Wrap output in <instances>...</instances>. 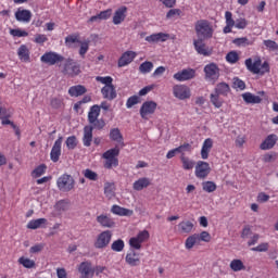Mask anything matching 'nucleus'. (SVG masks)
Returning a JSON list of instances; mask_svg holds the SVG:
<instances>
[{
  "mask_svg": "<svg viewBox=\"0 0 278 278\" xmlns=\"http://www.w3.org/2000/svg\"><path fill=\"white\" fill-rule=\"evenodd\" d=\"M106 270L105 266L98 265L92 267V263L90 261L81 262L78 265V273L80 278H94V274L99 277L102 273Z\"/></svg>",
  "mask_w": 278,
  "mask_h": 278,
  "instance_id": "f257e3e1",
  "label": "nucleus"
},
{
  "mask_svg": "<svg viewBox=\"0 0 278 278\" xmlns=\"http://www.w3.org/2000/svg\"><path fill=\"white\" fill-rule=\"evenodd\" d=\"M245 66L250 73H253V75H266V73H270V64L268 61H265L262 64V59L257 58L253 62V59H247L245 60Z\"/></svg>",
  "mask_w": 278,
  "mask_h": 278,
  "instance_id": "f03ea898",
  "label": "nucleus"
},
{
  "mask_svg": "<svg viewBox=\"0 0 278 278\" xmlns=\"http://www.w3.org/2000/svg\"><path fill=\"white\" fill-rule=\"evenodd\" d=\"M194 29L198 38H202L203 40H210L214 36V26L212 22L207 20H199L194 24Z\"/></svg>",
  "mask_w": 278,
  "mask_h": 278,
  "instance_id": "7ed1b4c3",
  "label": "nucleus"
},
{
  "mask_svg": "<svg viewBox=\"0 0 278 278\" xmlns=\"http://www.w3.org/2000/svg\"><path fill=\"white\" fill-rule=\"evenodd\" d=\"M118 155H121V150L118 148H112L102 154V159L105 160L104 168L108 170L116 168L118 166Z\"/></svg>",
  "mask_w": 278,
  "mask_h": 278,
  "instance_id": "20e7f679",
  "label": "nucleus"
},
{
  "mask_svg": "<svg viewBox=\"0 0 278 278\" xmlns=\"http://www.w3.org/2000/svg\"><path fill=\"white\" fill-rule=\"evenodd\" d=\"M63 75L67 77H77L81 73V65L73 59H66L62 70Z\"/></svg>",
  "mask_w": 278,
  "mask_h": 278,
  "instance_id": "39448f33",
  "label": "nucleus"
},
{
  "mask_svg": "<svg viewBox=\"0 0 278 278\" xmlns=\"http://www.w3.org/2000/svg\"><path fill=\"white\" fill-rule=\"evenodd\" d=\"M56 187L61 192H71L75 188V178L68 174H63L58 178Z\"/></svg>",
  "mask_w": 278,
  "mask_h": 278,
  "instance_id": "423d86ee",
  "label": "nucleus"
},
{
  "mask_svg": "<svg viewBox=\"0 0 278 278\" xmlns=\"http://www.w3.org/2000/svg\"><path fill=\"white\" fill-rule=\"evenodd\" d=\"M204 75L206 81L210 84H216V80L220 77V67L216 63H210L204 66Z\"/></svg>",
  "mask_w": 278,
  "mask_h": 278,
  "instance_id": "0eeeda50",
  "label": "nucleus"
},
{
  "mask_svg": "<svg viewBox=\"0 0 278 278\" xmlns=\"http://www.w3.org/2000/svg\"><path fill=\"white\" fill-rule=\"evenodd\" d=\"M112 230H104L100 232L93 243L94 249H108V247H110V243L112 242Z\"/></svg>",
  "mask_w": 278,
  "mask_h": 278,
  "instance_id": "6e6552de",
  "label": "nucleus"
},
{
  "mask_svg": "<svg viewBox=\"0 0 278 278\" xmlns=\"http://www.w3.org/2000/svg\"><path fill=\"white\" fill-rule=\"evenodd\" d=\"M40 62H42V64H48V66H55V64H60V62H64V56H62L58 52L49 51V52H45L41 55Z\"/></svg>",
  "mask_w": 278,
  "mask_h": 278,
  "instance_id": "1a4fd4ad",
  "label": "nucleus"
},
{
  "mask_svg": "<svg viewBox=\"0 0 278 278\" xmlns=\"http://www.w3.org/2000/svg\"><path fill=\"white\" fill-rule=\"evenodd\" d=\"M150 235L148 232V230H142L140 232H138V235L136 237H131L129 239V247L131 249H135L136 251H140L142 249V243L147 242V240H149Z\"/></svg>",
  "mask_w": 278,
  "mask_h": 278,
  "instance_id": "9d476101",
  "label": "nucleus"
},
{
  "mask_svg": "<svg viewBox=\"0 0 278 278\" xmlns=\"http://www.w3.org/2000/svg\"><path fill=\"white\" fill-rule=\"evenodd\" d=\"M173 94L175 99H178L179 101H186L192 97V90H190V87L186 85H175L173 87Z\"/></svg>",
  "mask_w": 278,
  "mask_h": 278,
  "instance_id": "9b49d317",
  "label": "nucleus"
},
{
  "mask_svg": "<svg viewBox=\"0 0 278 278\" xmlns=\"http://www.w3.org/2000/svg\"><path fill=\"white\" fill-rule=\"evenodd\" d=\"M155 110H157V103L155 101L143 102L139 111L141 118H143V121H149V116L155 114Z\"/></svg>",
  "mask_w": 278,
  "mask_h": 278,
  "instance_id": "f8f14e48",
  "label": "nucleus"
},
{
  "mask_svg": "<svg viewBox=\"0 0 278 278\" xmlns=\"http://www.w3.org/2000/svg\"><path fill=\"white\" fill-rule=\"evenodd\" d=\"M210 173H212V167H210V163L205 161L197 162L194 174L198 179H206Z\"/></svg>",
  "mask_w": 278,
  "mask_h": 278,
  "instance_id": "ddd939ff",
  "label": "nucleus"
},
{
  "mask_svg": "<svg viewBox=\"0 0 278 278\" xmlns=\"http://www.w3.org/2000/svg\"><path fill=\"white\" fill-rule=\"evenodd\" d=\"M197 77V71L193 68H185L174 74L176 81H190Z\"/></svg>",
  "mask_w": 278,
  "mask_h": 278,
  "instance_id": "4468645a",
  "label": "nucleus"
},
{
  "mask_svg": "<svg viewBox=\"0 0 278 278\" xmlns=\"http://www.w3.org/2000/svg\"><path fill=\"white\" fill-rule=\"evenodd\" d=\"M138 53L134 51H126L124 52L117 61L118 68H123L125 66H129L134 60H136Z\"/></svg>",
  "mask_w": 278,
  "mask_h": 278,
  "instance_id": "2eb2a0df",
  "label": "nucleus"
},
{
  "mask_svg": "<svg viewBox=\"0 0 278 278\" xmlns=\"http://www.w3.org/2000/svg\"><path fill=\"white\" fill-rule=\"evenodd\" d=\"M64 138L63 137H59L52 149L50 152V160H52L54 163L55 162H60V155H62V142H63Z\"/></svg>",
  "mask_w": 278,
  "mask_h": 278,
  "instance_id": "dca6fc26",
  "label": "nucleus"
},
{
  "mask_svg": "<svg viewBox=\"0 0 278 278\" xmlns=\"http://www.w3.org/2000/svg\"><path fill=\"white\" fill-rule=\"evenodd\" d=\"M205 39L203 38H198L193 40V47L197 51V53H199V55H204L205 58L212 55V52L207 49V46H205L204 42Z\"/></svg>",
  "mask_w": 278,
  "mask_h": 278,
  "instance_id": "f3484780",
  "label": "nucleus"
},
{
  "mask_svg": "<svg viewBox=\"0 0 278 278\" xmlns=\"http://www.w3.org/2000/svg\"><path fill=\"white\" fill-rule=\"evenodd\" d=\"M31 11L23 8H18L17 12H15V20L18 23H30L31 22Z\"/></svg>",
  "mask_w": 278,
  "mask_h": 278,
  "instance_id": "a211bd4d",
  "label": "nucleus"
},
{
  "mask_svg": "<svg viewBox=\"0 0 278 278\" xmlns=\"http://www.w3.org/2000/svg\"><path fill=\"white\" fill-rule=\"evenodd\" d=\"M170 40V34L168 33H155L146 37V42H166Z\"/></svg>",
  "mask_w": 278,
  "mask_h": 278,
  "instance_id": "6ab92c4d",
  "label": "nucleus"
},
{
  "mask_svg": "<svg viewBox=\"0 0 278 278\" xmlns=\"http://www.w3.org/2000/svg\"><path fill=\"white\" fill-rule=\"evenodd\" d=\"M213 148H214V139L206 138L202 143V148L200 152L201 159L207 160V157H210V152L212 151Z\"/></svg>",
  "mask_w": 278,
  "mask_h": 278,
  "instance_id": "aec40b11",
  "label": "nucleus"
},
{
  "mask_svg": "<svg viewBox=\"0 0 278 278\" xmlns=\"http://www.w3.org/2000/svg\"><path fill=\"white\" fill-rule=\"evenodd\" d=\"M125 262L131 267L140 266V254L135 250H130L125 256Z\"/></svg>",
  "mask_w": 278,
  "mask_h": 278,
  "instance_id": "412c9836",
  "label": "nucleus"
},
{
  "mask_svg": "<svg viewBox=\"0 0 278 278\" xmlns=\"http://www.w3.org/2000/svg\"><path fill=\"white\" fill-rule=\"evenodd\" d=\"M97 223H99L101 227H104L106 229H112L113 227H116V222H114L112 217L105 214L97 216Z\"/></svg>",
  "mask_w": 278,
  "mask_h": 278,
  "instance_id": "4be33fe9",
  "label": "nucleus"
},
{
  "mask_svg": "<svg viewBox=\"0 0 278 278\" xmlns=\"http://www.w3.org/2000/svg\"><path fill=\"white\" fill-rule=\"evenodd\" d=\"M101 94L103 99H108L109 101H114V99H116L117 97L116 87H114V84L104 86L101 89Z\"/></svg>",
  "mask_w": 278,
  "mask_h": 278,
  "instance_id": "5701e85b",
  "label": "nucleus"
},
{
  "mask_svg": "<svg viewBox=\"0 0 278 278\" xmlns=\"http://www.w3.org/2000/svg\"><path fill=\"white\" fill-rule=\"evenodd\" d=\"M278 137L275 134H271L266 137V139L261 143L260 149L262 151H269L277 144Z\"/></svg>",
  "mask_w": 278,
  "mask_h": 278,
  "instance_id": "b1692460",
  "label": "nucleus"
},
{
  "mask_svg": "<svg viewBox=\"0 0 278 278\" xmlns=\"http://www.w3.org/2000/svg\"><path fill=\"white\" fill-rule=\"evenodd\" d=\"M125 18H127V7H121L113 15V23L115 25H121V23L125 22Z\"/></svg>",
  "mask_w": 278,
  "mask_h": 278,
  "instance_id": "393cba45",
  "label": "nucleus"
},
{
  "mask_svg": "<svg viewBox=\"0 0 278 278\" xmlns=\"http://www.w3.org/2000/svg\"><path fill=\"white\" fill-rule=\"evenodd\" d=\"M111 213L115 214V216H134V211L129 208H125L118 204H114L111 207Z\"/></svg>",
  "mask_w": 278,
  "mask_h": 278,
  "instance_id": "a878e982",
  "label": "nucleus"
},
{
  "mask_svg": "<svg viewBox=\"0 0 278 278\" xmlns=\"http://www.w3.org/2000/svg\"><path fill=\"white\" fill-rule=\"evenodd\" d=\"M226 26L224 27V34H231V29H233L236 25V20H233V13L231 11L225 12Z\"/></svg>",
  "mask_w": 278,
  "mask_h": 278,
  "instance_id": "bb28decb",
  "label": "nucleus"
},
{
  "mask_svg": "<svg viewBox=\"0 0 278 278\" xmlns=\"http://www.w3.org/2000/svg\"><path fill=\"white\" fill-rule=\"evenodd\" d=\"M151 186V179L147 177H141L132 184V189L137 192H141L144 188H149Z\"/></svg>",
  "mask_w": 278,
  "mask_h": 278,
  "instance_id": "cd10ccee",
  "label": "nucleus"
},
{
  "mask_svg": "<svg viewBox=\"0 0 278 278\" xmlns=\"http://www.w3.org/2000/svg\"><path fill=\"white\" fill-rule=\"evenodd\" d=\"M86 92H88V89L84 85H75V86L70 87V89H68L70 97H75V98L84 97V94H86Z\"/></svg>",
  "mask_w": 278,
  "mask_h": 278,
  "instance_id": "c85d7f7f",
  "label": "nucleus"
},
{
  "mask_svg": "<svg viewBox=\"0 0 278 278\" xmlns=\"http://www.w3.org/2000/svg\"><path fill=\"white\" fill-rule=\"evenodd\" d=\"M99 116H101V106L98 104H94L90 106L89 112H88V123H94L97 119H99Z\"/></svg>",
  "mask_w": 278,
  "mask_h": 278,
  "instance_id": "c756f323",
  "label": "nucleus"
},
{
  "mask_svg": "<svg viewBox=\"0 0 278 278\" xmlns=\"http://www.w3.org/2000/svg\"><path fill=\"white\" fill-rule=\"evenodd\" d=\"M214 92L220 94L222 97H229V92H231V87L229 84L223 81L215 86Z\"/></svg>",
  "mask_w": 278,
  "mask_h": 278,
  "instance_id": "7c9ffc66",
  "label": "nucleus"
},
{
  "mask_svg": "<svg viewBox=\"0 0 278 278\" xmlns=\"http://www.w3.org/2000/svg\"><path fill=\"white\" fill-rule=\"evenodd\" d=\"M48 220L47 218H38V219H33L28 222L27 224V229H40L41 228H47Z\"/></svg>",
  "mask_w": 278,
  "mask_h": 278,
  "instance_id": "2f4dec72",
  "label": "nucleus"
},
{
  "mask_svg": "<svg viewBox=\"0 0 278 278\" xmlns=\"http://www.w3.org/2000/svg\"><path fill=\"white\" fill-rule=\"evenodd\" d=\"M199 244H201L199 241V233L189 236L185 241V247L188 251H190V249H194V247H199Z\"/></svg>",
  "mask_w": 278,
  "mask_h": 278,
  "instance_id": "473e14b6",
  "label": "nucleus"
},
{
  "mask_svg": "<svg viewBox=\"0 0 278 278\" xmlns=\"http://www.w3.org/2000/svg\"><path fill=\"white\" fill-rule=\"evenodd\" d=\"M112 16V9H106L104 11H101L99 14L93 15L89 18L90 23H94L97 21H108Z\"/></svg>",
  "mask_w": 278,
  "mask_h": 278,
  "instance_id": "72a5a7b5",
  "label": "nucleus"
},
{
  "mask_svg": "<svg viewBox=\"0 0 278 278\" xmlns=\"http://www.w3.org/2000/svg\"><path fill=\"white\" fill-rule=\"evenodd\" d=\"M83 144L84 147H90L92 144V126L84 127Z\"/></svg>",
  "mask_w": 278,
  "mask_h": 278,
  "instance_id": "f704fd0d",
  "label": "nucleus"
},
{
  "mask_svg": "<svg viewBox=\"0 0 278 278\" xmlns=\"http://www.w3.org/2000/svg\"><path fill=\"white\" fill-rule=\"evenodd\" d=\"M17 55L22 62H30L31 58L29 56V48L26 45L20 46L17 50Z\"/></svg>",
  "mask_w": 278,
  "mask_h": 278,
  "instance_id": "c9c22d12",
  "label": "nucleus"
},
{
  "mask_svg": "<svg viewBox=\"0 0 278 278\" xmlns=\"http://www.w3.org/2000/svg\"><path fill=\"white\" fill-rule=\"evenodd\" d=\"M104 195L106 199H114L116 197V185L114 182L104 184Z\"/></svg>",
  "mask_w": 278,
  "mask_h": 278,
  "instance_id": "e433bc0d",
  "label": "nucleus"
},
{
  "mask_svg": "<svg viewBox=\"0 0 278 278\" xmlns=\"http://www.w3.org/2000/svg\"><path fill=\"white\" fill-rule=\"evenodd\" d=\"M210 101L214 108H217V110L225 104V100L222 98L220 93H216L215 91L211 93Z\"/></svg>",
  "mask_w": 278,
  "mask_h": 278,
  "instance_id": "4c0bfd02",
  "label": "nucleus"
},
{
  "mask_svg": "<svg viewBox=\"0 0 278 278\" xmlns=\"http://www.w3.org/2000/svg\"><path fill=\"white\" fill-rule=\"evenodd\" d=\"M242 99L247 103H252V104L262 103V98L260 96H255L251 92L242 93Z\"/></svg>",
  "mask_w": 278,
  "mask_h": 278,
  "instance_id": "58836bf2",
  "label": "nucleus"
},
{
  "mask_svg": "<svg viewBox=\"0 0 278 278\" xmlns=\"http://www.w3.org/2000/svg\"><path fill=\"white\" fill-rule=\"evenodd\" d=\"M230 268L233 273H240V270H247V266L240 258H235L230 262Z\"/></svg>",
  "mask_w": 278,
  "mask_h": 278,
  "instance_id": "ea45409f",
  "label": "nucleus"
},
{
  "mask_svg": "<svg viewBox=\"0 0 278 278\" xmlns=\"http://www.w3.org/2000/svg\"><path fill=\"white\" fill-rule=\"evenodd\" d=\"M263 45L267 51H270L278 55V43L275 40L266 39L263 41Z\"/></svg>",
  "mask_w": 278,
  "mask_h": 278,
  "instance_id": "a19ab883",
  "label": "nucleus"
},
{
  "mask_svg": "<svg viewBox=\"0 0 278 278\" xmlns=\"http://www.w3.org/2000/svg\"><path fill=\"white\" fill-rule=\"evenodd\" d=\"M180 162L184 170H192V168H194V161L190 160V157L186 156L185 154L180 156Z\"/></svg>",
  "mask_w": 278,
  "mask_h": 278,
  "instance_id": "79ce46f5",
  "label": "nucleus"
},
{
  "mask_svg": "<svg viewBox=\"0 0 278 278\" xmlns=\"http://www.w3.org/2000/svg\"><path fill=\"white\" fill-rule=\"evenodd\" d=\"M217 188L218 186L216 185V182L212 180H206L202 182V190L204 192H207V193L216 192Z\"/></svg>",
  "mask_w": 278,
  "mask_h": 278,
  "instance_id": "37998d69",
  "label": "nucleus"
},
{
  "mask_svg": "<svg viewBox=\"0 0 278 278\" xmlns=\"http://www.w3.org/2000/svg\"><path fill=\"white\" fill-rule=\"evenodd\" d=\"M17 262L24 268H36V261L27 258L25 256H21Z\"/></svg>",
  "mask_w": 278,
  "mask_h": 278,
  "instance_id": "c03bdc74",
  "label": "nucleus"
},
{
  "mask_svg": "<svg viewBox=\"0 0 278 278\" xmlns=\"http://www.w3.org/2000/svg\"><path fill=\"white\" fill-rule=\"evenodd\" d=\"M178 227L181 233H190L192 229H194V224H192L190 220H187L179 223Z\"/></svg>",
  "mask_w": 278,
  "mask_h": 278,
  "instance_id": "a18cd8bd",
  "label": "nucleus"
},
{
  "mask_svg": "<svg viewBox=\"0 0 278 278\" xmlns=\"http://www.w3.org/2000/svg\"><path fill=\"white\" fill-rule=\"evenodd\" d=\"M111 249L115 253H121V252L125 251V241L123 239H117V240L113 241V243L111 244Z\"/></svg>",
  "mask_w": 278,
  "mask_h": 278,
  "instance_id": "49530a36",
  "label": "nucleus"
},
{
  "mask_svg": "<svg viewBox=\"0 0 278 278\" xmlns=\"http://www.w3.org/2000/svg\"><path fill=\"white\" fill-rule=\"evenodd\" d=\"M153 71V62L146 61L140 64L139 66V73H142V75H147Z\"/></svg>",
  "mask_w": 278,
  "mask_h": 278,
  "instance_id": "de8ad7c7",
  "label": "nucleus"
},
{
  "mask_svg": "<svg viewBox=\"0 0 278 278\" xmlns=\"http://www.w3.org/2000/svg\"><path fill=\"white\" fill-rule=\"evenodd\" d=\"M110 138L113 142H123V134H121V129L113 128L110 130Z\"/></svg>",
  "mask_w": 278,
  "mask_h": 278,
  "instance_id": "09e8293b",
  "label": "nucleus"
},
{
  "mask_svg": "<svg viewBox=\"0 0 278 278\" xmlns=\"http://www.w3.org/2000/svg\"><path fill=\"white\" fill-rule=\"evenodd\" d=\"M81 42V40H79V34H73V35H68L67 37H65V45L66 47H73V45Z\"/></svg>",
  "mask_w": 278,
  "mask_h": 278,
  "instance_id": "8fccbe9b",
  "label": "nucleus"
},
{
  "mask_svg": "<svg viewBox=\"0 0 278 278\" xmlns=\"http://www.w3.org/2000/svg\"><path fill=\"white\" fill-rule=\"evenodd\" d=\"M45 173H47V166L45 164H40L31 172V177L38 179V177H42Z\"/></svg>",
  "mask_w": 278,
  "mask_h": 278,
  "instance_id": "3c124183",
  "label": "nucleus"
},
{
  "mask_svg": "<svg viewBox=\"0 0 278 278\" xmlns=\"http://www.w3.org/2000/svg\"><path fill=\"white\" fill-rule=\"evenodd\" d=\"M83 175L86 179H89V181H97L99 179V174L90 168L85 169Z\"/></svg>",
  "mask_w": 278,
  "mask_h": 278,
  "instance_id": "603ef678",
  "label": "nucleus"
},
{
  "mask_svg": "<svg viewBox=\"0 0 278 278\" xmlns=\"http://www.w3.org/2000/svg\"><path fill=\"white\" fill-rule=\"evenodd\" d=\"M50 105L54 110H60V108H62V105H64V98H62V96H58L55 98H52L51 102H50Z\"/></svg>",
  "mask_w": 278,
  "mask_h": 278,
  "instance_id": "864d4df0",
  "label": "nucleus"
},
{
  "mask_svg": "<svg viewBox=\"0 0 278 278\" xmlns=\"http://www.w3.org/2000/svg\"><path fill=\"white\" fill-rule=\"evenodd\" d=\"M239 60L240 55L236 51H230L226 55V62H228V64H236Z\"/></svg>",
  "mask_w": 278,
  "mask_h": 278,
  "instance_id": "5fc2aeb1",
  "label": "nucleus"
},
{
  "mask_svg": "<svg viewBox=\"0 0 278 278\" xmlns=\"http://www.w3.org/2000/svg\"><path fill=\"white\" fill-rule=\"evenodd\" d=\"M78 45H80L79 55L81 58H86V54L88 53V51L90 49V40L80 41Z\"/></svg>",
  "mask_w": 278,
  "mask_h": 278,
  "instance_id": "6e6d98bb",
  "label": "nucleus"
},
{
  "mask_svg": "<svg viewBox=\"0 0 278 278\" xmlns=\"http://www.w3.org/2000/svg\"><path fill=\"white\" fill-rule=\"evenodd\" d=\"M10 34L14 38H27V36H29V33H27V30H23L21 28L11 29Z\"/></svg>",
  "mask_w": 278,
  "mask_h": 278,
  "instance_id": "4d7b16f0",
  "label": "nucleus"
},
{
  "mask_svg": "<svg viewBox=\"0 0 278 278\" xmlns=\"http://www.w3.org/2000/svg\"><path fill=\"white\" fill-rule=\"evenodd\" d=\"M232 88H235V90H244L247 88V84L244 83V80L235 77L232 79Z\"/></svg>",
  "mask_w": 278,
  "mask_h": 278,
  "instance_id": "13d9d810",
  "label": "nucleus"
},
{
  "mask_svg": "<svg viewBox=\"0 0 278 278\" xmlns=\"http://www.w3.org/2000/svg\"><path fill=\"white\" fill-rule=\"evenodd\" d=\"M235 45H237V47H251L253 41L249 40L247 37H241L235 39Z\"/></svg>",
  "mask_w": 278,
  "mask_h": 278,
  "instance_id": "bf43d9fd",
  "label": "nucleus"
},
{
  "mask_svg": "<svg viewBox=\"0 0 278 278\" xmlns=\"http://www.w3.org/2000/svg\"><path fill=\"white\" fill-rule=\"evenodd\" d=\"M96 81H99L100 84H104V86H112L114 78H112V76H97Z\"/></svg>",
  "mask_w": 278,
  "mask_h": 278,
  "instance_id": "052dcab7",
  "label": "nucleus"
},
{
  "mask_svg": "<svg viewBox=\"0 0 278 278\" xmlns=\"http://www.w3.org/2000/svg\"><path fill=\"white\" fill-rule=\"evenodd\" d=\"M249 21H247L244 17H240L235 21V27L237 29H247Z\"/></svg>",
  "mask_w": 278,
  "mask_h": 278,
  "instance_id": "680f3d73",
  "label": "nucleus"
},
{
  "mask_svg": "<svg viewBox=\"0 0 278 278\" xmlns=\"http://www.w3.org/2000/svg\"><path fill=\"white\" fill-rule=\"evenodd\" d=\"M177 153H181V155H186V153H190L192 151V146L190 143H184L176 148Z\"/></svg>",
  "mask_w": 278,
  "mask_h": 278,
  "instance_id": "e2e57ef3",
  "label": "nucleus"
},
{
  "mask_svg": "<svg viewBox=\"0 0 278 278\" xmlns=\"http://www.w3.org/2000/svg\"><path fill=\"white\" fill-rule=\"evenodd\" d=\"M270 245L268 244V242H264V243H260L255 248H252L251 251H254L256 253H266V251H268Z\"/></svg>",
  "mask_w": 278,
  "mask_h": 278,
  "instance_id": "0e129e2a",
  "label": "nucleus"
},
{
  "mask_svg": "<svg viewBox=\"0 0 278 278\" xmlns=\"http://www.w3.org/2000/svg\"><path fill=\"white\" fill-rule=\"evenodd\" d=\"M65 144L67 147V149L73 150L77 147V137L75 136H70L67 137Z\"/></svg>",
  "mask_w": 278,
  "mask_h": 278,
  "instance_id": "69168bd1",
  "label": "nucleus"
},
{
  "mask_svg": "<svg viewBox=\"0 0 278 278\" xmlns=\"http://www.w3.org/2000/svg\"><path fill=\"white\" fill-rule=\"evenodd\" d=\"M138 103H140V97H138V96L129 97V98L127 99V101H126V108H127L128 110H130V108H131L132 105H138Z\"/></svg>",
  "mask_w": 278,
  "mask_h": 278,
  "instance_id": "338daca9",
  "label": "nucleus"
},
{
  "mask_svg": "<svg viewBox=\"0 0 278 278\" xmlns=\"http://www.w3.org/2000/svg\"><path fill=\"white\" fill-rule=\"evenodd\" d=\"M89 125H92V130L93 129H98V130H101L103 129V127H105V121L103 118H100V119H96V122L93 123H89Z\"/></svg>",
  "mask_w": 278,
  "mask_h": 278,
  "instance_id": "774afa93",
  "label": "nucleus"
}]
</instances>
